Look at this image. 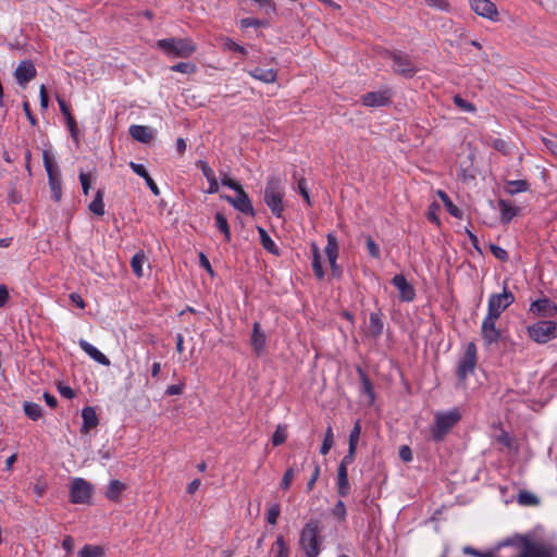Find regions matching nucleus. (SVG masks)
<instances>
[{
	"instance_id": "obj_9",
	"label": "nucleus",
	"mask_w": 557,
	"mask_h": 557,
	"mask_svg": "<svg viewBox=\"0 0 557 557\" xmlns=\"http://www.w3.org/2000/svg\"><path fill=\"white\" fill-rule=\"evenodd\" d=\"M92 491L91 483L82 478H75L70 484V502L72 504H88Z\"/></svg>"
},
{
	"instance_id": "obj_57",
	"label": "nucleus",
	"mask_w": 557,
	"mask_h": 557,
	"mask_svg": "<svg viewBox=\"0 0 557 557\" xmlns=\"http://www.w3.org/2000/svg\"><path fill=\"white\" fill-rule=\"evenodd\" d=\"M355 455H356V448L348 447V451L344 456L342 461L339 462L338 467H343L344 466V469H347V467L354 462Z\"/></svg>"
},
{
	"instance_id": "obj_40",
	"label": "nucleus",
	"mask_w": 557,
	"mask_h": 557,
	"mask_svg": "<svg viewBox=\"0 0 557 557\" xmlns=\"http://www.w3.org/2000/svg\"><path fill=\"white\" fill-rule=\"evenodd\" d=\"M287 440V426L283 424H278L276 426V430L274 431L272 435V444L273 446H280L284 444Z\"/></svg>"
},
{
	"instance_id": "obj_2",
	"label": "nucleus",
	"mask_w": 557,
	"mask_h": 557,
	"mask_svg": "<svg viewBox=\"0 0 557 557\" xmlns=\"http://www.w3.org/2000/svg\"><path fill=\"white\" fill-rule=\"evenodd\" d=\"M156 47L168 58L186 59L191 57L197 50V45L191 38L171 37L159 39L156 41Z\"/></svg>"
},
{
	"instance_id": "obj_12",
	"label": "nucleus",
	"mask_w": 557,
	"mask_h": 557,
	"mask_svg": "<svg viewBox=\"0 0 557 557\" xmlns=\"http://www.w3.org/2000/svg\"><path fill=\"white\" fill-rule=\"evenodd\" d=\"M555 550L550 545L541 542L525 541L517 557H554Z\"/></svg>"
},
{
	"instance_id": "obj_61",
	"label": "nucleus",
	"mask_w": 557,
	"mask_h": 557,
	"mask_svg": "<svg viewBox=\"0 0 557 557\" xmlns=\"http://www.w3.org/2000/svg\"><path fill=\"white\" fill-rule=\"evenodd\" d=\"M39 97H40V109L45 111L48 109V103H49V98H48V94H47V89H46L45 85H41L39 88Z\"/></svg>"
},
{
	"instance_id": "obj_48",
	"label": "nucleus",
	"mask_w": 557,
	"mask_h": 557,
	"mask_svg": "<svg viewBox=\"0 0 557 557\" xmlns=\"http://www.w3.org/2000/svg\"><path fill=\"white\" fill-rule=\"evenodd\" d=\"M366 247L368 250V253L374 258L380 259L381 258V250L379 245L374 242V239L371 236L366 237Z\"/></svg>"
},
{
	"instance_id": "obj_46",
	"label": "nucleus",
	"mask_w": 557,
	"mask_h": 557,
	"mask_svg": "<svg viewBox=\"0 0 557 557\" xmlns=\"http://www.w3.org/2000/svg\"><path fill=\"white\" fill-rule=\"evenodd\" d=\"M196 65L191 62H180L170 67L172 72H178L183 74H193L196 72Z\"/></svg>"
},
{
	"instance_id": "obj_35",
	"label": "nucleus",
	"mask_w": 557,
	"mask_h": 557,
	"mask_svg": "<svg viewBox=\"0 0 557 557\" xmlns=\"http://www.w3.org/2000/svg\"><path fill=\"white\" fill-rule=\"evenodd\" d=\"M327 243L325 246V253L329 259V261H334V258L338 257V244L337 238L334 234L329 233L327 236Z\"/></svg>"
},
{
	"instance_id": "obj_55",
	"label": "nucleus",
	"mask_w": 557,
	"mask_h": 557,
	"mask_svg": "<svg viewBox=\"0 0 557 557\" xmlns=\"http://www.w3.org/2000/svg\"><path fill=\"white\" fill-rule=\"evenodd\" d=\"M197 166L201 170L203 176L208 180L215 177L214 171L208 164L207 161L199 160L197 162Z\"/></svg>"
},
{
	"instance_id": "obj_60",
	"label": "nucleus",
	"mask_w": 557,
	"mask_h": 557,
	"mask_svg": "<svg viewBox=\"0 0 557 557\" xmlns=\"http://www.w3.org/2000/svg\"><path fill=\"white\" fill-rule=\"evenodd\" d=\"M22 107H23V111H24L27 120L29 121V123L33 126L37 125V119L35 117V115L32 112L29 102L28 101H24Z\"/></svg>"
},
{
	"instance_id": "obj_26",
	"label": "nucleus",
	"mask_w": 557,
	"mask_h": 557,
	"mask_svg": "<svg viewBox=\"0 0 557 557\" xmlns=\"http://www.w3.org/2000/svg\"><path fill=\"white\" fill-rule=\"evenodd\" d=\"M368 329L370 335L374 338H377L383 334L384 322L383 314L380 311L370 313Z\"/></svg>"
},
{
	"instance_id": "obj_38",
	"label": "nucleus",
	"mask_w": 557,
	"mask_h": 557,
	"mask_svg": "<svg viewBox=\"0 0 557 557\" xmlns=\"http://www.w3.org/2000/svg\"><path fill=\"white\" fill-rule=\"evenodd\" d=\"M78 557H106L104 548L99 545L86 544L79 552Z\"/></svg>"
},
{
	"instance_id": "obj_29",
	"label": "nucleus",
	"mask_w": 557,
	"mask_h": 557,
	"mask_svg": "<svg viewBox=\"0 0 557 557\" xmlns=\"http://www.w3.org/2000/svg\"><path fill=\"white\" fill-rule=\"evenodd\" d=\"M103 198L104 189L100 188L97 190L94 200L88 206V209L98 216H102L106 213Z\"/></svg>"
},
{
	"instance_id": "obj_7",
	"label": "nucleus",
	"mask_w": 557,
	"mask_h": 557,
	"mask_svg": "<svg viewBox=\"0 0 557 557\" xmlns=\"http://www.w3.org/2000/svg\"><path fill=\"white\" fill-rule=\"evenodd\" d=\"M385 57L393 61L392 70L396 75L411 78L417 74L418 67L407 53L399 50L386 51Z\"/></svg>"
},
{
	"instance_id": "obj_62",
	"label": "nucleus",
	"mask_w": 557,
	"mask_h": 557,
	"mask_svg": "<svg viewBox=\"0 0 557 557\" xmlns=\"http://www.w3.org/2000/svg\"><path fill=\"white\" fill-rule=\"evenodd\" d=\"M399 457L404 462H410L412 460L411 448L407 445L401 446L399 448Z\"/></svg>"
},
{
	"instance_id": "obj_33",
	"label": "nucleus",
	"mask_w": 557,
	"mask_h": 557,
	"mask_svg": "<svg viewBox=\"0 0 557 557\" xmlns=\"http://www.w3.org/2000/svg\"><path fill=\"white\" fill-rule=\"evenodd\" d=\"M358 372L361 380V391L369 397V404H372L375 399L372 382L361 368L358 369Z\"/></svg>"
},
{
	"instance_id": "obj_34",
	"label": "nucleus",
	"mask_w": 557,
	"mask_h": 557,
	"mask_svg": "<svg viewBox=\"0 0 557 557\" xmlns=\"http://www.w3.org/2000/svg\"><path fill=\"white\" fill-rule=\"evenodd\" d=\"M214 218H215V226L223 234L225 242L230 243L232 235H231V228H230L226 218L221 212H216Z\"/></svg>"
},
{
	"instance_id": "obj_27",
	"label": "nucleus",
	"mask_w": 557,
	"mask_h": 557,
	"mask_svg": "<svg viewBox=\"0 0 557 557\" xmlns=\"http://www.w3.org/2000/svg\"><path fill=\"white\" fill-rule=\"evenodd\" d=\"M498 207L500 210V221L503 224H508L518 213L519 208L512 206L509 201L499 199Z\"/></svg>"
},
{
	"instance_id": "obj_10",
	"label": "nucleus",
	"mask_w": 557,
	"mask_h": 557,
	"mask_svg": "<svg viewBox=\"0 0 557 557\" xmlns=\"http://www.w3.org/2000/svg\"><path fill=\"white\" fill-rule=\"evenodd\" d=\"M515 301L513 294L507 288L504 287L500 294H491L487 301V313L493 314L495 317H500V314Z\"/></svg>"
},
{
	"instance_id": "obj_47",
	"label": "nucleus",
	"mask_w": 557,
	"mask_h": 557,
	"mask_svg": "<svg viewBox=\"0 0 557 557\" xmlns=\"http://www.w3.org/2000/svg\"><path fill=\"white\" fill-rule=\"evenodd\" d=\"M281 513L280 504H272L267 511V522L271 525H275L277 523V519Z\"/></svg>"
},
{
	"instance_id": "obj_44",
	"label": "nucleus",
	"mask_w": 557,
	"mask_h": 557,
	"mask_svg": "<svg viewBox=\"0 0 557 557\" xmlns=\"http://www.w3.org/2000/svg\"><path fill=\"white\" fill-rule=\"evenodd\" d=\"M299 472V469L296 468L295 466H292L289 468L286 469L284 475H283V479L281 481V488L282 490H288L290 484H292V481L295 476L296 473Z\"/></svg>"
},
{
	"instance_id": "obj_52",
	"label": "nucleus",
	"mask_w": 557,
	"mask_h": 557,
	"mask_svg": "<svg viewBox=\"0 0 557 557\" xmlns=\"http://www.w3.org/2000/svg\"><path fill=\"white\" fill-rule=\"evenodd\" d=\"M454 103L459 108L461 109L462 111H466V112H474L475 111V106L467 100H465L463 98H461L459 95H456L454 97Z\"/></svg>"
},
{
	"instance_id": "obj_56",
	"label": "nucleus",
	"mask_w": 557,
	"mask_h": 557,
	"mask_svg": "<svg viewBox=\"0 0 557 557\" xmlns=\"http://www.w3.org/2000/svg\"><path fill=\"white\" fill-rule=\"evenodd\" d=\"M264 25H265V23L263 21H260V20L253 18V17H245V18L240 20L242 28L261 27Z\"/></svg>"
},
{
	"instance_id": "obj_45",
	"label": "nucleus",
	"mask_w": 557,
	"mask_h": 557,
	"mask_svg": "<svg viewBox=\"0 0 557 557\" xmlns=\"http://www.w3.org/2000/svg\"><path fill=\"white\" fill-rule=\"evenodd\" d=\"M518 502L521 505L535 506L539 504V498L528 491H521L518 496Z\"/></svg>"
},
{
	"instance_id": "obj_49",
	"label": "nucleus",
	"mask_w": 557,
	"mask_h": 557,
	"mask_svg": "<svg viewBox=\"0 0 557 557\" xmlns=\"http://www.w3.org/2000/svg\"><path fill=\"white\" fill-rule=\"evenodd\" d=\"M79 182L82 184L83 194L87 196L89 194L91 182L94 176L91 173L79 172Z\"/></svg>"
},
{
	"instance_id": "obj_37",
	"label": "nucleus",
	"mask_w": 557,
	"mask_h": 557,
	"mask_svg": "<svg viewBox=\"0 0 557 557\" xmlns=\"http://www.w3.org/2000/svg\"><path fill=\"white\" fill-rule=\"evenodd\" d=\"M258 232H259L261 245L263 246V248L271 253L278 255V248L275 245V243L272 240V238L270 237L268 232L262 227H258Z\"/></svg>"
},
{
	"instance_id": "obj_25",
	"label": "nucleus",
	"mask_w": 557,
	"mask_h": 557,
	"mask_svg": "<svg viewBox=\"0 0 557 557\" xmlns=\"http://www.w3.org/2000/svg\"><path fill=\"white\" fill-rule=\"evenodd\" d=\"M336 488H337V494L341 497H346L350 493L348 470L344 469V466L337 468Z\"/></svg>"
},
{
	"instance_id": "obj_21",
	"label": "nucleus",
	"mask_w": 557,
	"mask_h": 557,
	"mask_svg": "<svg viewBox=\"0 0 557 557\" xmlns=\"http://www.w3.org/2000/svg\"><path fill=\"white\" fill-rule=\"evenodd\" d=\"M83 425L81 433L88 434L91 429L96 428L99 423L97 412L94 407L87 406L82 410Z\"/></svg>"
},
{
	"instance_id": "obj_20",
	"label": "nucleus",
	"mask_w": 557,
	"mask_h": 557,
	"mask_svg": "<svg viewBox=\"0 0 557 557\" xmlns=\"http://www.w3.org/2000/svg\"><path fill=\"white\" fill-rule=\"evenodd\" d=\"M128 131L133 139L143 144H149L154 137V131L149 126L135 124Z\"/></svg>"
},
{
	"instance_id": "obj_36",
	"label": "nucleus",
	"mask_w": 557,
	"mask_h": 557,
	"mask_svg": "<svg viewBox=\"0 0 557 557\" xmlns=\"http://www.w3.org/2000/svg\"><path fill=\"white\" fill-rule=\"evenodd\" d=\"M25 414L33 421H37L42 416V408L39 404L33 401H25L23 404Z\"/></svg>"
},
{
	"instance_id": "obj_31",
	"label": "nucleus",
	"mask_w": 557,
	"mask_h": 557,
	"mask_svg": "<svg viewBox=\"0 0 557 557\" xmlns=\"http://www.w3.org/2000/svg\"><path fill=\"white\" fill-rule=\"evenodd\" d=\"M311 250H312V269H313L314 275L319 280H322L324 277V270H323V267H322L320 249L313 243L311 245Z\"/></svg>"
},
{
	"instance_id": "obj_32",
	"label": "nucleus",
	"mask_w": 557,
	"mask_h": 557,
	"mask_svg": "<svg viewBox=\"0 0 557 557\" xmlns=\"http://www.w3.org/2000/svg\"><path fill=\"white\" fill-rule=\"evenodd\" d=\"M147 261L146 255L143 250L137 251L131 260V268L134 274L137 277H141L144 275V263Z\"/></svg>"
},
{
	"instance_id": "obj_30",
	"label": "nucleus",
	"mask_w": 557,
	"mask_h": 557,
	"mask_svg": "<svg viewBox=\"0 0 557 557\" xmlns=\"http://www.w3.org/2000/svg\"><path fill=\"white\" fill-rule=\"evenodd\" d=\"M126 485L119 480H112L107 488L106 497L112 502H120L122 492Z\"/></svg>"
},
{
	"instance_id": "obj_14",
	"label": "nucleus",
	"mask_w": 557,
	"mask_h": 557,
	"mask_svg": "<svg viewBox=\"0 0 557 557\" xmlns=\"http://www.w3.org/2000/svg\"><path fill=\"white\" fill-rule=\"evenodd\" d=\"M393 92L389 88L377 91H370L361 97V102L366 107H385L392 102Z\"/></svg>"
},
{
	"instance_id": "obj_59",
	"label": "nucleus",
	"mask_w": 557,
	"mask_h": 557,
	"mask_svg": "<svg viewBox=\"0 0 557 557\" xmlns=\"http://www.w3.org/2000/svg\"><path fill=\"white\" fill-rule=\"evenodd\" d=\"M66 125L69 127V131L72 135V137L76 140L77 139V123L75 121V117L73 114L65 116Z\"/></svg>"
},
{
	"instance_id": "obj_15",
	"label": "nucleus",
	"mask_w": 557,
	"mask_h": 557,
	"mask_svg": "<svg viewBox=\"0 0 557 557\" xmlns=\"http://www.w3.org/2000/svg\"><path fill=\"white\" fill-rule=\"evenodd\" d=\"M529 310L530 312L543 318H553L557 313V306L549 298L543 297L531 302Z\"/></svg>"
},
{
	"instance_id": "obj_13",
	"label": "nucleus",
	"mask_w": 557,
	"mask_h": 557,
	"mask_svg": "<svg viewBox=\"0 0 557 557\" xmlns=\"http://www.w3.org/2000/svg\"><path fill=\"white\" fill-rule=\"evenodd\" d=\"M469 4L471 10L492 22H497L499 20V13L494 2L491 0H469Z\"/></svg>"
},
{
	"instance_id": "obj_6",
	"label": "nucleus",
	"mask_w": 557,
	"mask_h": 557,
	"mask_svg": "<svg viewBox=\"0 0 557 557\" xmlns=\"http://www.w3.org/2000/svg\"><path fill=\"white\" fill-rule=\"evenodd\" d=\"M528 336L537 344H546L557 337V323L552 320H540L527 326Z\"/></svg>"
},
{
	"instance_id": "obj_3",
	"label": "nucleus",
	"mask_w": 557,
	"mask_h": 557,
	"mask_svg": "<svg viewBox=\"0 0 557 557\" xmlns=\"http://www.w3.org/2000/svg\"><path fill=\"white\" fill-rule=\"evenodd\" d=\"M461 420V412L458 408L447 411H437L434 414V423L430 428L431 437L434 442L444 441L451 429Z\"/></svg>"
},
{
	"instance_id": "obj_16",
	"label": "nucleus",
	"mask_w": 557,
	"mask_h": 557,
	"mask_svg": "<svg viewBox=\"0 0 557 557\" xmlns=\"http://www.w3.org/2000/svg\"><path fill=\"white\" fill-rule=\"evenodd\" d=\"M37 75L34 63L29 60L22 61L14 71V76L20 86L25 87Z\"/></svg>"
},
{
	"instance_id": "obj_54",
	"label": "nucleus",
	"mask_w": 557,
	"mask_h": 557,
	"mask_svg": "<svg viewBox=\"0 0 557 557\" xmlns=\"http://www.w3.org/2000/svg\"><path fill=\"white\" fill-rule=\"evenodd\" d=\"M58 392L62 397L66 399H73L74 397H76L75 391L71 386L65 385L63 383L58 384Z\"/></svg>"
},
{
	"instance_id": "obj_1",
	"label": "nucleus",
	"mask_w": 557,
	"mask_h": 557,
	"mask_svg": "<svg viewBox=\"0 0 557 557\" xmlns=\"http://www.w3.org/2000/svg\"><path fill=\"white\" fill-rule=\"evenodd\" d=\"M321 530V522L318 519H310L300 530L298 544L304 552V557L320 555L323 543Z\"/></svg>"
},
{
	"instance_id": "obj_50",
	"label": "nucleus",
	"mask_w": 557,
	"mask_h": 557,
	"mask_svg": "<svg viewBox=\"0 0 557 557\" xmlns=\"http://www.w3.org/2000/svg\"><path fill=\"white\" fill-rule=\"evenodd\" d=\"M426 4L435 10L449 12L450 3L448 0H425Z\"/></svg>"
},
{
	"instance_id": "obj_17",
	"label": "nucleus",
	"mask_w": 557,
	"mask_h": 557,
	"mask_svg": "<svg viewBox=\"0 0 557 557\" xmlns=\"http://www.w3.org/2000/svg\"><path fill=\"white\" fill-rule=\"evenodd\" d=\"M225 199L238 211L248 215L255 214L251 200L244 188L236 191V197L226 196Z\"/></svg>"
},
{
	"instance_id": "obj_42",
	"label": "nucleus",
	"mask_w": 557,
	"mask_h": 557,
	"mask_svg": "<svg viewBox=\"0 0 557 557\" xmlns=\"http://www.w3.org/2000/svg\"><path fill=\"white\" fill-rule=\"evenodd\" d=\"M331 515L339 522H345L347 517L346 506L343 500H337L334 507L331 509Z\"/></svg>"
},
{
	"instance_id": "obj_63",
	"label": "nucleus",
	"mask_w": 557,
	"mask_h": 557,
	"mask_svg": "<svg viewBox=\"0 0 557 557\" xmlns=\"http://www.w3.org/2000/svg\"><path fill=\"white\" fill-rule=\"evenodd\" d=\"M225 46L227 47V49L235 51L237 53H240L243 55H245L247 53V50L245 47L238 45L237 42L233 41L232 39H227V41L225 42Z\"/></svg>"
},
{
	"instance_id": "obj_53",
	"label": "nucleus",
	"mask_w": 557,
	"mask_h": 557,
	"mask_svg": "<svg viewBox=\"0 0 557 557\" xmlns=\"http://www.w3.org/2000/svg\"><path fill=\"white\" fill-rule=\"evenodd\" d=\"M490 250L492 255L500 261H506L508 259V252L500 246L490 244Z\"/></svg>"
},
{
	"instance_id": "obj_8",
	"label": "nucleus",
	"mask_w": 557,
	"mask_h": 557,
	"mask_svg": "<svg viewBox=\"0 0 557 557\" xmlns=\"http://www.w3.org/2000/svg\"><path fill=\"white\" fill-rule=\"evenodd\" d=\"M478 363V348L473 342L466 345L465 351L457 366L456 375L461 383H465L469 374H472Z\"/></svg>"
},
{
	"instance_id": "obj_41",
	"label": "nucleus",
	"mask_w": 557,
	"mask_h": 557,
	"mask_svg": "<svg viewBox=\"0 0 557 557\" xmlns=\"http://www.w3.org/2000/svg\"><path fill=\"white\" fill-rule=\"evenodd\" d=\"M438 196H440V198L442 199V201L444 202V205H445V207H446L447 211H448L453 216H455V218H460V215H461V211H460V209H459L457 206H455V205L453 203V201H451V200H450V198L447 196V194H446V193H444V191H438Z\"/></svg>"
},
{
	"instance_id": "obj_58",
	"label": "nucleus",
	"mask_w": 557,
	"mask_h": 557,
	"mask_svg": "<svg viewBox=\"0 0 557 557\" xmlns=\"http://www.w3.org/2000/svg\"><path fill=\"white\" fill-rule=\"evenodd\" d=\"M492 147L505 156L509 153L507 143L500 138H495L492 141Z\"/></svg>"
},
{
	"instance_id": "obj_64",
	"label": "nucleus",
	"mask_w": 557,
	"mask_h": 557,
	"mask_svg": "<svg viewBox=\"0 0 557 557\" xmlns=\"http://www.w3.org/2000/svg\"><path fill=\"white\" fill-rule=\"evenodd\" d=\"M544 146L557 157V138H543Z\"/></svg>"
},
{
	"instance_id": "obj_39",
	"label": "nucleus",
	"mask_w": 557,
	"mask_h": 557,
	"mask_svg": "<svg viewBox=\"0 0 557 557\" xmlns=\"http://www.w3.org/2000/svg\"><path fill=\"white\" fill-rule=\"evenodd\" d=\"M333 444H334V433H333V429L331 425H329L326 428V431H325V434H324V440H323V443L320 447V454L321 455H327L329 451L331 450V448L333 447Z\"/></svg>"
},
{
	"instance_id": "obj_28",
	"label": "nucleus",
	"mask_w": 557,
	"mask_h": 557,
	"mask_svg": "<svg viewBox=\"0 0 557 557\" xmlns=\"http://www.w3.org/2000/svg\"><path fill=\"white\" fill-rule=\"evenodd\" d=\"M530 189V183L527 180L506 181L504 190L510 196L525 193Z\"/></svg>"
},
{
	"instance_id": "obj_51",
	"label": "nucleus",
	"mask_w": 557,
	"mask_h": 557,
	"mask_svg": "<svg viewBox=\"0 0 557 557\" xmlns=\"http://www.w3.org/2000/svg\"><path fill=\"white\" fill-rule=\"evenodd\" d=\"M275 546L277 547L276 557H289V548L286 545L283 535H278L276 537Z\"/></svg>"
},
{
	"instance_id": "obj_43",
	"label": "nucleus",
	"mask_w": 557,
	"mask_h": 557,
	"mask_svg": "<svg viewBox=\"0 0 557 557\" xmlns=\"http://www.w3.org/2000/svg\"><path fill=\"white\" fill-rule=\"evenodd\" d=\"M360 434H361V422L360 420H357L355 423H354V426L349 433V442H348V447H352V448H356L357 449V445H358V442H359V438H360Z\"/></svg>"
},
{
	"instance_id": "obj_19",
	"label": "nucleus",
	"mask_w": 557,
	"mask_h": 557,
	"mask_svg": "<svg viewBox=\"0 0 557 557\" xmlns=\"http://www.w3.org/2000/svg\"><path fill=\"white\" fill-rule=\"evenodd\" d=\"M251 346L257 356H260L267 345V335L261 329V324L259 322H255L252 325V334H251Z\"/></svg>"
},
{
	"instance_id": "obj_22",
	"label": "nucleus",
	"mask_w": 557,
	"mask_h": 557,
	"mask_svg": "<svg viewBox=\"0 0 557 557\" xmlns=\"http://www.w3.org/2000/svg\"><path fill=\"white\" fill-rule=\"evenodd\" d=\"M78 345L84 352H86L91 359H94L98 363L102 366H110L109 358L87 341L79 339Z\"/></svg>"
},
{
	"instance_id": "obj_4",
	"label": "nucleus",
	"mask_w": 557,
	"mask_h": 557,
	"mask_svg": "<svg viewBox=\"0 0 557 557\" xmlns=\"http://www.w3.org/2000/svg\"><path fill=\"white\" fill-rule=\"evenodd\" d=\"M284 190L280 177L271 175L267 177L265 188L263 191V200L272 214L282 218L284 212Z\"/></svg>"
},
{
	"instance_id": "obj_11",
	"label": "nucleus",
	"mask_w": 557,
	"mask_h": 557,
	"mask_svg": "<svg viewBox=\"0 0 557 557\" xmlns=\"http://www.w3.org/2000/svg\"><path fill=\"white\" fill-rule=\"evenodd\" d=\"M499 318L486 313L481 325V335L485 346L497 344L500 339V331L496 327Z\"/></svg>"
},
{
	"instance_id": "obj_18",
	"label": "nucleus",
	"mask_w": 557,
	"mask_h": 557,
	"mask_svg": "<svg viewBox=\"0 0 557 557\" xmlns=\"http://www.w3.org/2000/svg\"><path fill=\"white\" fill-rule=\"evenodd\" d=\"M392 284L398 289L401 301L411 302L416 298L414 287L407 281L403 274H396Z\"/></svg>"
},
{
	"instance_id": "obj_5",
	"label": "nucleus",
	"mask_w": 557,
	"mask_h": 557,
	"mask_svg": "<svg viewBox=\"0 0 557 557\" xmlns=\"http://www.w3.org/2000/svg\"><path fill=\"white\" fill-rule=\"evenodd\" d=\"M42 161L48 176L51 198L55 202H60L62 199V176L60 168L54 157L48 150H42Z\"/></svg>"
},
{
	"instance_id": "obj_24",
	"label": "nucleus",
	"mask_w": 557,
	"mask_h": 557,
	"mask_svg": "<svg viewBox=\"0 0 557 557\" xmlns=\"http://www.w3.org/2000/svg\"><path fill=\"white\" fill-rule=\"evenodd\" d=\"M248 74L262 83L271 84L274 83L277 78V71L274 69H263L260 66H257L255 69H251L248 71Z\"/></svg>"
},
{
	"instance_id": "obj_23",
	"label": "nucleus",
	"mask_w": 557,
	"mask_h": 557,
	"mask_svg": "<svg viewBox=\"0 0 557 557\" xmlns=\"http://www.w3.org/2000/svg\"><path fill=\"white\" fill-rule=\"evenodd\" d=\"M129 168L133 170V172L135 174H137L138 176H140L145 180L147 186L149 187V189L151 190V193L154 196L160 195V189H159L158 185L152 180V177L149 175L148 171L146 170V168L143 164L135 163L132 161V162H129Z\"/></svg>"
}]
</instances>
